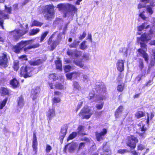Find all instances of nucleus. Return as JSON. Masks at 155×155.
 I'll return each mask as SVG.
<instances>
[{"instance_id":"obj_54","label":"nucleus","mask_w":155,"mask_h":155,"mask_svg":"<svg viewBox=\"0 0 155 155\" xmlns=\"http://www.w3.org/2000/svg\"><path fill=\"white\" fill-rule=\"evenodd\" d=\"M139 67L141 70H142L143 68L144 67V65L143 62V60L142 59L140 60L139 61Z\"/></svg>"},{"instance_id":"obj_14","label":"nucleus","mask_w":155,"mask_h":155,"mask_svg":"<svg viewBox=\"0 0 155 155\" xmlns=\"http://www.w3.org/2000/svg\"><path fill=\"white\" fill-rule=\"evenodd\" d=\"M0 14L1 15L2 17L0 16V26L2 28L4 29V26H3V23L4 21L2 19V18H4V19H6L8 18V15L4 14L3 11H0Z\"/></svg>"},{"instance_id":"obj_57","label":"nucleus","mask_w":155,"mask_h":155,"mask_svg":"<svg viewBox=\"0 0 155 155\" xmlns=\"http://www.w3.org/2000/svg\"><path fill=\"white\" fill-rule=\"evenodd\" d=\"M71 69V67L70 65H66L65 66L64 70L65 72H68L70 71Z\"/></svg>"},{"instance_id":"obj_43","label":"nucleus","mask_w":155,"mask_h":155,"mask_svg":"<svg viewBox=\"0 0 155 155\" xmlns=\"http://www.w3.org/2000/svg\"><path fill=\"white\" fill-rule=\"evenodd\" d=\"M144 11H143L142 12H141L139 14V16L141 17L143 20L146 21H148V18L146 17L145 15H144Z\"/></svg>"},{"instance_id":"obj_60","label":"nucleus","mask_w":155,"mask_h":155,"mask_svg":"<svg viewBox=\"0 0 155 155\" xmlns=\"http://www.w3.org/2000/svg\"><path fill=\"white\" fill-rule=\"evenodd\" d=\"M124 86L121 85H119L117 87V90L119 92H122L123 90Z\"/></svg>"},{"instance_id":"obj_5","label":"nucleus","mask_w":155,"mask_h":155,"mask_svg":"<svg viewBox=\"0 0 155 155\" xmlns=\"http://www.w3.org/2000/svg\"><path fill=\"white\" fill-rule=\"evenodd\" d=\"M33 70L32 68L23 66L21 69V73L23 76L24 78H27L31 76V73Z\"/></svg>"},{"instance_id":"obj_8","label":"nucleus","mask_w":155,"mask_h":155,"mask_svg":"<svg viewBox=\"0 0 155 155\" xmlns=\"http://www.w3.org/2000/svg\"><path fill=\"white\" fill-rule=\"evenodd\" d=\"M104 99H105L104 96H98L96 97V99L94 100V101H100V102H99L100 104H97L96 105V107L97 109L101 110L104 104L103 100Z\"/></svg>"},{"instance_id":"obj_22","label":"nucleus","mask_w":155,"mask_h":155,"mask_svg":"<svg viewBox=\"0 0 155 155\" xmlns=\"http://www.w3.org/2000/svg\"><path fill=\"white\" fill-rule=\"evenodd\" d=\"M150 25H147V23L144 22L141 25L138 27L137 29L139 31H141L144 29H147L150 28Z\"/></svg>"},{"instance_id":"obj_12","label":"nucleus","mask_w":155,"mask_h":155,"mask_svg":"<svg viewBox=\"0 0 155 155\" xmlns=\"http://www.w3.org/2000/svg\"><path fill=\"white\" fill-rule=\"evenodd\" d=\"M39 88L38 87L35 89H32L31 91V97L33 100L37 98L38 94L39 93Z\"/></svg>"},{"instance_id":"obj_51","label":"nucleus","mask_w":155,"mask_h":155,"mask_svg":"<svg viewBox=\"0 0 155 155\" xmlns=\"http://www.w3.org/2000/svg\"><path fill=\"white\" fill-rule=\"evenodd\" d=\"M94 91H91V93H89V96L88 97V98L89 99H91L93 97H94V98H96V99H95V100L96 99V97H97L98 96L94 97Z\"/></svg>"},{"instance_id":"obj_49","label":"nucleus","mask_w":155,"mask_h":155,"mask_svg":"<svg viewBox=\"0 0 155 155\" xmlns=\"http://www.w3.org/2000/svg\"><path fill=\"white\" fill-rule=\"evenodd\" d=\"M48 31H45L44 33H43L41 36L40 39V42H42L43 41L44 39L45 38L46 36L48 34Z\"/></svg>"},{"instance_id":"obj_28","label":"nucleus","mask_w":155,"mask_h":155,"mask_svg":"<svg viewBox=\"0 0 155 155\" xmlns=\"http://www.w3.org/2000/svg\"><path fill=\"white\" fill-rule=\"evenodd\" d=\"M37 145L38 143L37 140H33L32 147L34 154H36V153Z\"/></svg>"},{"instance_id":"obj_44","label":"nucleus","mask_w":155,"mask_h":155,"mask_svg":"<svg viewBox=\"0 0 155 155\" xmlns=\"http://www.w3.org/2000/svg\"><path fill=\"white\" fill-rule=\"evenodd\" d=\"M49 78L51 80L52 79L54 81H55L58 79V77L57 76L56 74H52L49 75Z\"/></svg>"},{"instance_id":"obj_16","label":"nucleus","mask_w":155,"mask_h":155,"mask_svg":"<svg viewBox=\"0 0 155 155\" xmlns=\"http://www.w3.org/2000/svg\"><path fill=\"white\" fill-rule=\"evenodd\" d=\"M138 126L140 127L139 128V130H140L142 132H143V133H140V136L142 137H145V134L144 133L147 130V129L146 127H144V125L143 124H142L141 123H139L138 124Z\"/></svg>"},{"instance_id":"obj_58","label":"nucleus","mask_w":155,"mask_h":155,"mask_svg":"<svg viewBox=\"0 0 155 155\" xmlns=\"http://www.w3.org/2000/svg\"><path fill=\"white\" fill-rule=\"evenodd\" d=\"M53 103H59L61 101L59 97H54L53 99Z\"/></svg>"},{"instance_id":"obj_2","label":"nucleus","mask_w":155,"mask_h":155,"mask_svg":"<svg viewBox=\"0 0 155 155\" xmlns=\"http://www.w3.org/2000/svg\"><path fill=\"white\" fill-rule=\"evenodd\" d=\"M152 37V35L147 34L146 33H144L142 34L140 38L138 39V42L140 45V47L142 49H147L146 45L145 43L147 42L148 40H150Z\"/></svg>"},{"instance_id":"obj_63","label":"nucleus","mask_w":155,"mask_h":155,"mask_svg":"<svg viewBox=\"0 0 155 155\" xmlns=\"http://www.w3.org/2000/svg\"><path fill=\"white\" fill-rule=\"evenodd\" d=\"M127 150L124 149H120L118 150V152L119 153L122 154L127 152Z\"/></svg>"},{"instance_id":"obj_4","label":"nucleus","mask_w":155,"mask_h":155,"mask_svg":"<svg viewBox=\"0 0 155 155\" xmlns=\"http://www.w3.org/2000/svg\"><path fill=\"white\" fill-rule=\"evenodd\" d=\"M8 58L6 52L2 53L0 56V67L2 69H4L8 66Z\"/></svg>"},{"instance_id":"obj_1","label":"nucleus","mask_w":155,"mask_h":155,"mask_svg":"<svg viewBox=\"0 0 155 155\" xmlns=\"http://www.w3.org/2000/svg\"><path fill=\"white\" fill-rule=\"evenodd\" d=\"M57 8L60 10H63L66 12L64 13L65 17L71 15L77 12V8L74 5L66 4H60L57 5Z\"/></svg>"},{"instance_id":"obj_29","label":"nucleus","mask_w":155,"mask_h":155,"mask_svg":"<svg viewBox=\"0 0 155 155\" xmlns=\"http://www.w3.org/2000/svg\"><path fill=\"white\" fill-rule=\"evenodd\" d=\"M18 106L20 107H22L24 105V102L22 97L20 96L19 97L18 99Z\"/></svg>"},{"instance_id":"obj_46","label":"nucleus","mask_w":155,"mask_h":155,"mask_svg":"<svg viewBox=\"0 0 155 155\" xmlns=\"http://www.w3.org/2000/svg\"><path fill=\"white\" fill-rule=\"evenodd\" d=\"M153 21L155 23V18H153ZM150 35H155V25L152 27L150 31Z\"/></svg>"},{"instance_id":"obj_50","label":"nucleus","mask_w":155,"mask_h":155,"mask_svg":"<svg viewBox=\"0 0 155 155\" xmlns=\"http://www.w3.org/2000/svg\"><path fill=\"white\" fill-rule=\"evenodd\" d=\"M153 83V80H149L144 85L143 87H149Z\"/></svg>"},{"instance_id":"obj_48","label":"nucleus","mask_w":155,"mask_h":155,"mask_svg":"<svg viewBox=\"0 0 155 155\" xmlns=\"http://www.w3.org/2000/svg\"><path fill=\"white\" fill-rule=\"evenodd\" d=\"M55 87L56 89H62L64 88L63 85L59 83H57L55 85Z\"/></svg>"},{"instance_id":"obj_21","label":"nucleus","mask_w":155,"mask_h":155,"mask_svg":"<svg viewBox=\"0 0 155 155\" xmlns=\"http://www.w3.org/2000/svg\"><path fill=\"white\" fill-rule=\"evenodd\" d=\"M77 146V144L75 143L69 144L65 146V148H68L69 152H72L75 150Z\"/></svg>"},{"instance_id":"obj_40","label":"nucleus","mask_w":155,"mask_h":155,"mask_svg":"<svg viewBox=\"0 0 155 155\" xmlns=\"http://www.w3.org/2000/svg\"><path fill=\"white\" fill-rule=\"evenodd\" d=\"M84 127L82 126H80L78 127V133L81 135H86L85 134H84L83 133V131L84 130Z\"/></svg>"},{"instance_id":"obj_64","label":"nucleus","mask_w":155,"mask_h":155,"mask_svg":"<svg viewBox=\"0 0 155 155\" xmlns=\"http://www.w3.org/2000/svg\"><path fill=\"white\" fill-rule=\"evenodd\" d=\"M148 3H150V5H149L150 6V7H153L155 6V2L150 0V2Z\"/></svg>"},{"instance_id":"obj_32","label":"nucleus","mask_w":155,"mask_h":155,"mask_svg":"<svg viewBox=\"0 0 155 155\" xmlns=\"http://www.w3.org/2000/svg\"><path fill=\"white\" fill-rule=\"evenodd\" d=\"M73 86L74 91H79L81 89L80 86L78 82L76 81H74L73 82Z\"/></svg>"},{"instance_id":"obj_62","label":"nucleus","mask_w":155,"mask_h":155,"mask_svg":"<svg viewBox=\"0 0 155 155\" xmlns=\"http://www.w3.org/2000/svg\"><path fill=\"white\" fill-rule=\"evenodd\" d=\"M86 33L85 32V31H84L83 32L82 35H81L79 38L80 40H82L83 38H84L86 36Z\"/></svg>"},{"instance_id":"obj_61","label":"nucleus","mask_w":155,"mask_h":155,"mask_svg":"<svg viewBox=\"0 0 155 155\" xmlns=\"http://www.w3.org/2000/svg\"><path fill=\"white\" fill-rule=\"evenodd\" d=\"M103 87H104L103 86H99V85L96 86V87L95 88L96 90L97 91H98L99 90V91H102L103 90L102 89L101 90V88H103Z\"/></svg>"},{"instance_id":"obj_13","label":"nucleus","mask_w":155,"mask_h":155,"mask_svg":"<svg viewBox=\"0 0 155 155\" xmlns=\"http://www.w3.org/2000/svg\"><path fill=\"white\" fill-rule=\"evenodd\" d=\"M125 61L120 60L118 61L117 63V69L120 72L123 71L124 70V63Z\"/></svg>"},{"instance_id":"obj_3","label":"nucleus","mask_w":155,"mask_h":155,"mask_svg":"<svg viewBox=\"0 0 155 155\" xmlns=\"http://www.w3.org/2000/svg\"><path fill=\"white\" fill-rule=\"evenodd\" d=\"M93 114L91 110L88 107H84L81 111L79 114L80 117H81L82 119H88Z\"/></svg>"},{"instance_id":"obj_38","label":"nucleus","mask_w":155,"mask_h":155,"mask_svg":"<svg viewBox=\"0 0 155 155\" xmlns=\"http://www.w3.org/2000/svg\"><path fill=\"white\" fill-rule=\"evenodd\" d=\"M10 84L14 87H16L18 85V82L17 80L14 79L11 81Z\"/></svg>"},{"instance_id":"obj_10","label":"nucleus","mask_w":155,"mask_h":155,"mask_svg":"<svg viewBox=\"0 0 155 155\" xmlns=\"http://www.w3.org/2000/svg\"><path fill=\"white\" fill-rule=\"evenodd\" d=\"M137 51L139 52V54L142 56L144 59L145 61L147 62L149 59L148 55L144 50L141 48L139 49Z\"/></svg>"},{"instance_id":"obj_19","label":"nucleus","mask_w":155,"mask_h":155,"mask_svg":"<svg viewBox=\"0 0 155 155\" xmlns=\"http://www.w3.org/2000/svg\"><path fill=\"white\" fill-rule=\"evenodd\" d=\"M45 18L47 20L50 21L54 17V12L44 13Z\"/></svg>"},{"instance_id":"obj_11","label":"nucleus","mask_w":155,"mask_h":155,"mask_svg":"<svg viewBox=\"0 0 155 155\" xmlns=\"http://www.w3.org/2000/svg\"><path fill=\"white\" fill-rule=\"evenodd\" d=\"M67 127L66 125H64L62 127L60 133V139L61 141H62L65 136L67 132Z\"/></svg>"},{"instance_id":"obj_41","label":"nucleus","mask_w":155,"mask_h":155,"mask_svg":"<svg viewBox=\"0 0 155 155\" xmlns=\"http://www.w3.org/2000/svg\"><path fill=\"white\" fill-rule=\"evenodd\" d=\"M42 24V23L37 21L34 20L31 26H41Z\"/></svg>"},{"instance_id":"obj_31","label":"nucleus","mask_w":155,"mask_h":155,"mask_svg":"<svg viewBox=\"0 0 155 155\" xmlns=\"http://www.w3.org/2000/svg\"><path fill=\"white\" fill-rule=\"evenodd\" d=\"M39 46V44L38 43L29 46L27 47L24 48V50L25 51H26L27 50H29L32 48H35L38 47Z\"/></svg>"},{"instance_id":"obj_24","label":"nucleus","mask_w":155,"mask_h":155,"mask_svg":"<svg viewBox=\"0 0 155 155\" xmlns=\"http://www.w3.org/2000/svg\"><path fill=\"white\" fill-rule=\"evenodd\" d=\"M43 61L41 59H38L35 61H30L29 64L31 65H38L42 64Z\"/></svg>"},{"instance_id":"obj_39","label":"nucleus","mask_w":155,"mask_h":155,"mask_svg":"<svg viewBox=\"0 0 155 155\" xmlns=\"http://www.w3.org/2000/svg\"><path fill=\"white\" fill-rule=\"evenodd\" d=\"M86 41H84L80 44V48L82 50H84L87 48V45H86Z\"/></svg>"},{"instance_id":"obj_55","label":"nucleus","mask_w":155,"mask_h":155,"mask_svg":"<svg viewBox=\"0 0 155 155\" xmlns=\"http://www.w3.org/2000/svg\"><path fill=\"white\" fill-rule=\"evenodd\" d=\"M145 75V74H139L136 78V79L137 80L138 82H139L141 79L142 77Z\"/></svg>"},{"instance_id":"obj_47","label":"nucleus","mask_w":155,"mask_h":155,"mask_svg":"<svg viewBox=\"0 0 155 155\" xmlns=\"http://www.w3.org/2000/svg\"><path fill=\"white\" fill-rule=\"evenodd\" d=\"M7 98H5L2 102L0 103V109H2L5 105L7 101Z\"/></svg>"},{"instance_id":"obj_7","label":"nucleus","mask_w":155,"mask_h":155,"mask_svg":"<svg viewBox=\"0 0 155 155\" xmlns=\"http://www.w3.org/2000/svg\"><path fill=\"white\" fill-rule=\"evenodd\" d=\"M138 141L136 137L134 136L129 137L127 142V145L131 148L134 149L136 146V143Z\"/></svg>"},{"instance_id":"obj_18","label":"nucleus","mask_w":155,"mask_h":155,"mask_svg":"<svg viewBox=\"0 0 155 155\" xmlns=\"http://www.w3.org/2000/svg\"><path fill=\"white\" fill-rule=\"evenodd\" d=\"M44 13L54 12V7L51 5L46 6L44 9Z\"/></svg>"},{"instance_id":"obj_26","label":"nucleus","mask_w":155,"mask_h":155,"mask_svg":"<svg viewBox=\"0 0 155 155\" xmlns=\"http://www.w3.org/2000/svg\"><path fill=\"white\" fill-rule=\"evenodd\" d=\"M0 92L2 96L8 94V90L6 88L2 87L0 89Z\"/></svg>"},{"instance_id":"obj_6","label":"nucleus","mask_w":155,"mask_h":155,"mask_svg":"<svg viewBox=\"0 0 155 155\" xmlns=\"http://www.w3.org/2000/svg\"><path fill=\"white\" fill-rule=\"evenodd\" d=\"M28 32L27 31H23L21 30H15L11 32V34L13 35L14 38L16 40H18L21 37Z\"/></svg>"},{"instance_id":"obj_23","label":"nucleus","mask_w":155,"mask_h":155,"mask_svg":"<svg viewBox=\"0 0 155 155\" xmlns=\"http://www.w3.org/2000/svg\"><path fill=\"white\" fill-rule=\"evenodd\" d=\"M30 41H22L19 43L17 44L20 49L21 50L22 48L30 44Z\"/></svg>"},{"instance_id":"obj_56","label":"nucleus","mask_w":155,"mask_h":155,"mask_svg":"<svg viewBox=\"0 0 155 155\" xmlns=\"http://www.w3.org/2000/svg\"><path fill=\"white\" fill-rule=\"evenodd\" d=\"M52 147L51 146L48 144H47L46 147V151L47 153H49L51 150Z\"/></svg>"},{"instance_id":"obj_27","label":"nucleus","mask_w":155,"mask_h":155,"mask_svg":"<svg viewBox=\"0 0 155 155\" xmlns=\"http://www.w3.org/2000/svg\"><path fill=\"white\" fill-rule=\"evenodd\" d=\"M80 42V41H79L75 40L72 43L69 45V46L71 48H76L79 45Z\"/></svg>"},{"instance_id":"obj_34","label":"nucleus","mask_w":155,"mask_h":155,"mask_svg":"<svg viewBox=\"0 0 155 155\" xmlns=\"http://www.w3.org/2000/svg\"><path fill=\"white\" fill-rule=\"evenodd\" d=\"M40 31V30L38 28H35L31 29L29 33L30 35H32L36 34Z\"/></svg>"},{"instance_id":"obj_42","label":"nucleus","mask_w":155,"mask_h":155,"mask_svg":"<svg viewBox=\"0 0 155 155\" xmlns=\"http://www.w3.org/2000/svg\"><path fill=\"white\" fill-rule=\"evenodd\" d=\"M13 68L15 71H17L19 68V61L17 60L15 61L14 63Z\"/></svg>"},{"instance_id":"obj_33","label":"nucleus","mask_w":155,"mask_h":155,"mask_svg":"<svg viewBox=\"0 0 155 155\" xmlns=\"http://www.w3.org/2000/svg\"><path fill=\"white\" fill-rule=\"evenodd\" d=\"M55 63L56 65L57 68L61 70L62 69V63L61 61L58 59L55 61Z\"/></svg>"},{"instance_id":"obj_37","label":"nucleus","mask_w":155,"mask_h":155,"mask_svg":"<svg viewBox=\"0 0 155 155\" xmlns=\"http://www.w3.org/2000/svg\"><path fill=\"white\" fill-rule=\"evenodd\" d=\"M144 115V113L142 111H138L135 114V117L137 119H139L143 117Z\"/></svg>"},{"instance_id":"obj_59","label":"nucleus","mask_w":155,"mask_h":155,"mask_svg":"<svg viewBox=\"0 0 155 155\" xmlns=\"http://www.w3.org/2000/svg\"><path fill=\"white\" fill-rule=\"evenodd\" d=\"M5 10L6 12L9 14H10L12 12V8L11 7H8L6 5H5Z\"/></svg>"},{"instance_id":"obj_17","label":"nucleus","mask_w":155,"mask_h":155,"mask_svg":"<svg viewBox=\"0 0 155 155\" xmlns=\"http://www.w3.org/2000/svg\"><path fill=\"white\" fill-rule=\"evenodd\" d=\"M124 110L123 107L122 106H120L117 109L115 112V117L117 118H119Z\"/></svg>"},{"instance_id":"obj_15","label":"nucleus","mask_w":155,"mask_h":155,"mask_svg":"<svg viewBox=\"0 0 155 155\" xmlns=\"http://www.w3.org/2000/svg\"><path fill=\"white\" fill-rule=\"evenodd\" d=\"M152 53L154 55L153 58L151 59L150 65L148 67V69L147 70V72H148L150 71V68L151 67L155 65V48H153L151 50Z\"/></svg>"},{"instance_id":"obj_9","label":"nucleus","mask_w":155,"mask_h":155,"mask_svg":"<svg viewBox=\"0 0 155 155\" xmlns=\"http://www.w3.org/2000/svg\"><path fill=\"white\" fill-rule=\"evenodd\" d=\"M107 133V129L104 128L103 129L102 131L99 133L96 132L95 133L96 139L98 141H100L103 140V137Z\"/></svg>"},{"instance_id":"obj_30","label":"nucleus","mask_w":155,"mask_h":155,"mask_svg":"<svg viewBox=\"0 0 155 155\" xmlns=\"http://www.w3.org/2000/svg\"><path fill=\"white\" fill-rule=\"evenodd\" d=\"M74 74H76L77 76H79L80 74V73L78 72H74L71 73H68L66 74V76L68 79H71L73 75Z\"/></svg>"},{"instance_id":"obj_52","label":"nucleus","mask_w":155,"mask_h":155,"mask_svg":"<svg viewBox=\"0 0 155 155\" xmlns=\"http://www.w3.org/2000/svg\"><path fill=\"white\" fill-rule=\"evenodd\" d=\"M77 135V133L75 132H73L69 136L68 138L72 139L75 137Z\"/></svg>"},{"instance_id":"obj_35","label":"nucleus","mask_w":155,"mask_h":155,"mask_svg":"<svg viewBox=\"0 0 155 155\" xmlns=\"http://www.w3.org/2000/svg\"><path fill=\"white\" fill-rule=\"evenodd\" d=\"M12 50L13 51L17 53H19L21 50L17 44L13 46Z\"/></svg>"},{"instance_id":"obj_20","label":"nucleus","mask_w":155,"mask_h":155,"mask_svg":"<svg viewBox=\"0 0 155 155\" xmlns=\"http://www.w3.org/2000/svg\"><path fill=\"white\" fill-rule=\"evenodd\" d=\"M55 115L54 109L53 108H49V110L48 111L47 116L49 120L51 119Z\"/></svg>"},{"instance_id":"obj_45","label":"nucleus","mask_w":155,"mask_h":155,"mask_svg":"<svg viewBox=\"0 0 155 155\" xmlns=\"http://www.w3.org/2000/svg\"><path fill=\"white\" fill-rule=\"evenodd\" d=\"M58 44V43L57 41H53L52 43L51 44V50H53L54 49L57 45Z\"/></svg>"},{"instance_id":"obj_53","label":"nucleus","mask_w":155,"mask_h":155,"mask_svg":"<svg viewBox=\"0 0 155 155\" xmlns=\"http://www.w3.org/2000/svg\"><path fill=\"white\" fill-rule=\"evenodd\" d=\"M75 64L82 68L84 66V64H83L81 61H75L74 62Z\"/></svg>"},{"instance_id":"obj_36","label":"nucleus","mask_w":155,"mask_h":155,"mask_svg":"<svg viewBox=\"0 0 155 155\" xmlns=\"http://www.w3.org/2000/svg\"><path fill=\"white\" fill-rule=\"evenodd\" d=\"M146 11L148 13H149L150 15H152L153 13V11L152 9V7L146 4Z\"/></svg>"},{"instance_id":"obj_25","label":"nucleus","mask_w":155,"mask_h":155,"mask_svg":"<svg viewBox=\"0 0 155 155\" xmlns=\"http://www.w3.org/2000/svg\"><path fill=\"white\" fill-rule=\"evenodd\" d=\"M141 1L142 3H140L138 5V8L145 7L146 6V4L150 2V0H141Z\"/></svg>"}]
</instances>
